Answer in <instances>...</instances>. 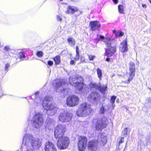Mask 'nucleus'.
Instances as JSON below:
<instances>
[{
  "label": "nucleus",
  "instance_id": "obj_23",
  "mask_svg": "<svg viewBox=\"0 0 151 151\" xmlns=\"http://www.w3.org/2000/svg\"><path fill=\"white\" fill-rule=\"evenodd\" d=\"M99 143L102 145H104L106 142V136L101 135L100 138L98 139Z\"/></svg>",
  "mask_w": 151,
  "mask_h": 151
},
{
  "label": "nucleus",
  "instance_id": "obj_8",
  "mask_svg": "<svg viewBox=\"0 0 151 151\" xmlns=\"http://www.w3.org/2000/svg\"><path fill=\"white\" fill-rule=\"evenodd\" d=\"M134 63L131 62L129 63V72L127 73V76L128 77V80L127 81H125V83H129L132 80L135 74V68Z\"/></svg>",
  "mask_w": 151,
  "mask_h": 151
},
{
  "label": "nucleus",
  "instance_id": "obj_40",
  "mask_svg": "<svg viewBox=\"0 0 151 151\" xmlns=\"http://www.w3.org/2000/svg\"><path fill=\"white\" fill-rule=\"evenodd\" d=\"M81 61L82 63L86 62L85 60V58L84 57L81 58Z\"/></svg>",
  "mask_w": 151,
  "mask_h": 151
},
{
  "label": "nucleus",
  "instance_id": "obj_19",
  "mask_svg": "<svg viewBox=\"0 0 151 151\" xmlns=\"http://www.w3.org/2000/svg\"><path fill=\"white\" fill-rule=\"evenodd\" d=\"M89 25L91 30L92 31L98 30L100 27L101 25L99 22L97 21H91L90 22Z\"/></svg>",
  "mask_w": 151,
  "mask_h": 151
},
{
  "label": "nucleus",
  "instance_id": "obj_37",
  "mask_svg": "<svg viewBox=\"0 0 151 151\" xmlns=\"http://www.w3.org/2000/svg\"><path fill=\"white\" fill-rule=\"evenodd\" d=\"M19 55L20 58H24V54L22 52H20Z\"/></svg>",
  "mask_w": 151,
  "mask_h": 151
},
{
  "label": "nucleus",
  "instance_id": "obj_42",
  "mask_svg": "<svg viewBox=\"0 0 151 151\" xmlns=\"http://www.w3.org/2000/svg\"><path fill=\"white\" fill-rule=\"evenodd\" d=\"M57 19L58 20L61 21V18L59 16H57Z\"/></svg>",
  "mask_w": 151,
  "mask_h": 151
},
{
  "label": "nucleus",
  "instance_id": "obj_50",
  "mask_svg": "<svg viewBox=\"0 0 151 151\" xmlns=\"http://www.w3.org/2000/svg\"><path fill=\"white\" fill-rule=\"evenodd\" d=\"M113 32L115 34V33L117 32H116V31L115 30H114L113 31Z\"/></svg>",
  "mask_w": 151,
  "mask_h": 151
},
{
  "label": "nucleus",
  "instance_id": "obj_17",
  "mask_svg": "<svg viewBox=\"0 0 151 151\" xmlns=\"http://www.w3.org/2000/svg\"><path fill=\"white\" fill-rule=\"evenodd\" d=\"M89 86L91 88H95L98 89L103 93H104L107 88V86H106L101 87L99 84H96L94 83H91Z\"/></svg>",
  "mask_w": 151,
  "mask_h": 151
},
{
  "label": "nucleus",
  "instance_id": "obj_21",
  "mask_svg": "<svg viewBox=\"0 0 151 151\" xmlns=\"http://www.w3.org/2000/svg\"><path fill=\"white\" fill-rule=\"evenodd\" d=\"M119 49V50L123 53L127 51L128 49L126 40L123 41L121 43Z\"/></svg>",
  "mask_w": 151,
  "mask_h": 151
},
{
  "label": "nucleus",
  "instance_id": "obj_11",
  "mask_svg": "<svg viewBox=\"0 0 151 151\" xmlns=\"http://www.w3.org/2000/svg\"><path fill=\"white\" fill-rule=\"evenodd\" d=\"M53 84L55 86V89L57 92L63 91L66 86L65 81L62 79H57L54 81Z\"/></svg>",
  "mask_w": 151,
  "mask_h": 151
},
{
  "label": "nucleus",
  "instance_id": "obj_34",
  "mask_svg": "<svg viewBox=\"0 0 151 151\" xmlns=\"http://www.w3.org/2000/svg\"><path fill=\"white\" fill-rule=\"evenodd\" d=\"M79 59V53H76V55L74 58V60L76 61L78 60Z\"/></svg>",
  "mask_w": 151,
  "mask_h": 151
},
{
  "label": "nucleus",
  "instance_id": "obj_31",
  "mask_svg": "<svg viewBox=\"0 0 151 151\" xmlns=\"http://www.w3.org/2000/svg\"><path fill=\"white\" fill-rule=\"evenodd\" d=\"M37 55L39 57H41L43 55V52L42 51H39L37 52Z\"/></svg>",
  "mask_w": 151,
  "mask_h": 151
},
{
  "label": "nucleus",
  "instance_id": "obj_56",
  "mask_svg": "<svg viewBox=\"0 0 151 151\" xmlns=\"http://www.w3.org/2000/svg\"><path fill=\"white\" fill-rule=\"evenodd\" d=\"M60 1H62L63 0H60Z\"/></svg>",
  "mask_w": 151,
  "mask_h": 151
},
{
  "label": "nucleus",
  "instance_id": "obj_3",
  "mask_svg": "<svg viewBox=\"0 0 151 151\" xmlns=\"http://www.w3.org/2000/svg\"><path fill=\"white\" fill-rule=\"evenodd\" d=\"M107 48L105 49V54L108 56L110 57L116 52L115 43L114 41L109 38L106 39L104 41Z\"/></svg>",
  "mask_w": 151,
  "mask_h": 151
},
{
  "label": "nucleus",
  "instance_id": "obj_25",
  "mask_svg": "<svg viewBox=\"0 0 151 151\" xmlns=\"http://www.w3.org/2000/svg\"><path fill=\"white\" fill-rule=\"evenodd\" d=\"M118 11L119 13L124 14V7L122 5H119L118 7Z\"/></svg>",
  "mask_w": 151,
  "mask_h": 151
},
{
  "label": "nucleus",
  "instance_id": "obj_12",
  "mask_svg": "<svg viewBox=\"0 0 151 151\" xmlns=\"http://www.w3.org/2000/svg\"><path fill=\"white\" fill-rule=\"evenodd\" d=\"M87 139L84 136H80L78 138V146L79 151H84L86 148Z\"/></svg>",
  "mask_w": 151,
  "mask_h": 151
},
{
  "label": "nucleus",
  "instance_id": "obj_47",
  "mask_svg": "<svg viewBox=\"0 0 151 151\" xmlns=\"http://www.w3.org/2000/svg\"><path fill=\"white\" fill-rule=\"evenodd\" d=\"M112 106L113 109H114L115 106V104H114V103H112Z\"/></svg>",
  "mask_w": 151,
  "mask_h": 151
},
{
  "label": "nucleus",
  "instance_id": "obj_33",
  "mask_svg": "<svg viewBox=\"0 0 151 151\" xmlns=\"http://www.w3.org/2000/svg\"><path fill=\"white\" fill-rule=\"evenodd\" d=\"M128 129L127 128H126L124 129L122 132V133L124 135H127V134Z\"/></svg>",
  "mask_w": 151,
  "mask_h": 151
},
{
  "label": "nucleus",
  "instance_id": "obj_38",
  "mask_svg": "<svg viewBox=\"0 0 151 151\" xmlns=\"http://www.w3.org/2000/svg\"><path fill=\"white\" fill-rule=\"evenodd\" d=\"M9 66L10 65L9 63H7L6 65L5 69L6 71L8 70V68L9 67Z\"/></svg>",
  "mask_w": 151,
  "mask_h": 151
},
{
  "label": "nucleus",
  "instance_id": "obj_41",
  "mask_svg": "<svg viewBox=\"0 0 151 151\" xmlns=\"http://www.w3.org/2000/svg\"><path fill=\"white\" fill-rule=\"evenodd\" d=\"M124 142V137H122L121 138V139L119 142V143H122Z\"/></svg>",
  "mask_w": 151,
  "mask_h": 151
},
{
  "label": "nucleus",
  "instance_id": "obj_32",
  "mask_svg": "<svg viewBox=\"0 0 151 151\" xmlns=\"http://www.w3.org/2000/svg\"><path fill=\"white\" fill-rule=\"evenodd\" d=\"M88 58L90 61L93 60L95 58V56L93 55H88Z\"/></svg>",
  "mask_w": 151,
  "mask_h": 151
},
{
  "label": "nucleus",
  "instance_id": "obj_52",
  "mask_svg": "<svg viewBox=\"0 0 151 151\" xmlns=\"http://www.w3.org/2000/svg\"><path fill=\"white\" fill-rule=\"evenodd\" d=\"M151 4V0H149Z\"/></svg>",
  "mask_w": 151,
  "mask_h": 151
},
{
  "label": "nucleus",
  "instance_id": "obj_5",
  "mask_svg": "<svg viewBox=\"0 0 151 151\" xmlns=\"http://www.w3.org/2000/svg\"><path fill=\"white\" fill-rule=\"evenodd\" d=\"M33 125L36 128H39L43 123L42 114L40 113L36 114L32 120Z\"/></svg>",
  "mask_w": 151,
  "mask_h": 151
},
{
  "label": "nucleus",
  "instance_id": "obj_48",
  "mask_svg": "<svg viewBox=\"0 0 151 151\" xmlns=\"http://www.w3.org/2000/svg\"><path fill=\"white\" fill-rule=\"evenodd\" d=\"M104 36H102L101 35L100 36V38L101 39H103L104 38Z\"/></svg>",
  "mask_w": 151,
  "mask_h": 151
},
{
  "label": "nucleus",
  "instance_id": "obj_15",
  "mask_svg": "<svg viewBox=\"0 0 151 151\" xmlns=\"http://www.w3.org/2000/svg\"><path fill=\"white\" fill-rule=\"evenodd\" d=\"M88 151H98V142L96 140H91L88 145Z\"/></svg>",
  "mask_w": 151,
  "mask_h": 151
},
{
  "label": "nucleus",
  "instance_id": "obj_39",
  "mask_svg": "<svg viewBox=\"0 0 151 151\" xmlns=\"http://www.w3.org/2000/svg\"><path fill=\"white\" fill-rule=\"evenodd\" d=\"M47 63L49 66H51L53 65V62L52 61L49 60L48 61Z\"/></svg>",
  "mask_w": 151,
  "mask_h": 151
},
{
  "label": "nucleus",
  "instance_id": "obj_53",
  "mask_svg": "<svg viewBox=\"0 0 151 151\" xmlns=\"http://www.w3.org/2000/svg\"><path fill=\"white\" fill-rule=\"evenodd\" d=\"M126 110H128V108H126Z\"/></svg>",
  "mask_w": 151,
  "mask_h": 151
},
{
  "label": "nucleus",
  "instance_id": "obj_26",
  "mask_svg": "<svg viewBox=\"0 0 151 151\" xmlns=\"http://www.w3.org/2000/svg\"><path fill=\"white\" fill-rule=\"evenodd\" d=\"M54 60L56 65L59 64L60 62V58L59 56H57L54 58Z\"/></svg>",
  "mask_w": 151,
  "mask_h": 151
},
{
  "label": "nucleus",
  "instance_id": "obj_16",
  "mask_svg": "<svg viewBox=\"0 0 151 151\" xmlns=\"http://www.w3.org/2000/svg\"><path fill=\"white\" fill-rule=\"evenodd\" d=\"M79 81L82 82L83 81V79L81 76L77 77L75 76H72L69 78V83L72 85L75 86Z\"/></svg>",
  "mask_w": 151,
  "mask_h": 151
},
{
  "label": "nucleus",
  "instance_id": "obj_7",
  "mask_svg": "<svg viewBox=\"0 0 151 151\" xmlns=\"http://www.w3.org/2000/svg\"><path fill=\"white\" fill-rule=\"evenodd\" d=\"M66 131L65 126L61 124H58L55 128L54 131L55 137L56 139L64 137V133Z\"/></svg>",
  "mask_w": 151,
  "mask_h": 151
},
{
  "label": "nucleus",
  "instance_id": "obj_6",
  "mask_svg": "<svg viewBox=\"0 0 151 151\" xmlns=\"http://www.w3.org/2000/svg\"><path fill=\"white\" fill-rule=\"evenodd\" d=\"M57 139V146L59 149L63 150L68 147L70 142L69 138L65 136Z\"/></svg>",
  "mask_w": 151,
  "mask_h": 151
},
{
  "label": "nucleus",
  "instance_id": "obj_46",
  "mask_svg": "<svg viewBox=\"0 0 151 151\" xmlns=\"http://www.w3.org/2000/svg\"><path fill=\"white\" fill-rule=\"evenodd\" d=\"M142 7L144 8H146L147 6L145 4H142Z\"/></svg>",
  "mask_w": 151,
  "mask_h": 151
},
{
  "label": "nucleus",
  "instance_id": "obj_55",
  "mask_svg": "<svg viewBox=\"0 0 151 151\" xmlns=\"http://www.w3.org/2000/svg\"><path fill=\"white\" fill-rule=\"evenodd\" d=\"M0 151H3L2 150H0Z\"/></svg>",
  "mask_w": 151,
  "mask_h": 151
},
{
  "label": "nucleus",
  "instance_id": "obj_29",
  "mask_svg": "<svg viewBox=\"0 0 151 151\" xmlns=\"http://www.w3.org/2000/svg\"><path fill=\"white\" fill-rule=\"evenodd\" d=\"M106 109H105L104 107L102 106L100 108L99 112L100 114H103L105 112Z\"/></svg>",
  "mask_w": 151,
  "mask_h": 151
},
{
  "label": "nucleus",
  "instance_id": "obj_1",
  "mask_svg": "<svg viewBox=\"0 0 151 151\" xmlns=\"http://www.w3.org/2000/svg\"><path fill=\"white\" fill-rule=\"evenodd\" d=\"M41 143L39 139L34 138L30 134H25L23 138V144L30 147L33 149H38L41 146Z\"/></svg>",
  "mask_w": 151,
  "mask_h": 151
},
{
  "label": "nucleus",
  "instance_id": "obj_22",
  "mask_svg": "<svg viewBox=\"0 0 151 151\" xmlns=\"http://www.w3.org/2000/svg\"><path fill=\"white\" fill-rule=\"evenodd\" d=\"M78 9L76 7L74 6H68L67 8V10L65 11L66 14H73L75 12L77 11Z\"/></svg>",
  "mask_w": 151,
  "mask_h": 151
},
{
  "label": "nucleus",
  "instance_id": "obj_24",
  "mask_svg": "<svg viewBox=\"0 0 151 151\" xmlns=\"http://www.w3.org/2000/svg\"><path fill=\"white\" fill-rule=\"evenodd\" d=\"M67 41L68 42L69 45L72 47L76 43L75 40L73 38H68Z\"/></svg>",
  "mask_w": 151,
  "mask_h": 151
},
{
  "label": "nucleus",
  "instance_id": "obj_36",
  "mask_svg": "<svg viewBox=\"0 0 151 151\" xmlns=\"http://www.w3.org/2000/svg\"><path fill=\"white\" fill-rule=\"evenodd\" d=\"M4 50L6 51H9L10 50V47L9 46H5L4 47Z\"/></svg>",
  "mask_w": 151,
  "mask_h": 151
},
{
  "label": "nucleus",
  "instance_id": "obj_20",
  "mask_svg": "<svg viewBox=\"0 0 151 151\" xmlns=\"http://www.w3.org/2000/svg\"><path fill=\"white\" fill-rule=\"evenodd\" d=\"M88 99L93 102H97L99 98V94L96 92L91 93L88 96Z\"/></svg>",
  "mask_w": 151,
  "mask_h": 151
},
{
  "label": "nucleus",
  "instance_id": "obj_2",
  "mask_svg": "<svg viewBox=\"0 0 151 151\" xmlns=\"http://www.w3.org/2000/svg\"><path fill=\"white\" fill-rule=\"evenodd\" d=\"M92 111L90 106L86 103L81 104L76 110L77 115L80 117L86 116L89 115Z\"/></svg>",
  "mask_w": 151,
  "mask_h": 151
},
{
  "label": "nucleus",
  "instance_id": "obj_9",
  "mask_svg": "<svg viewBox=\"0 0 151 151\" xmlns=\"http://www.w3.org/2000/svg\"><path fill=\"white\" fill-rule=\"evenodd\" d=\"M107 119L105 117L99 119L97 120H95L94 122H96V128L98 130H101L105 128L107 125Z\"/></svg>",
  "mask_w": 151,
  "mask_h": 151
},
{
  "label": "nucleus",
  "instance_id": "obj_18",
  "mask_svg": "<svg viewBox=\"0 0 151 151\" xmlns=\"http://www.w3.org/2000/svg\"><path fill=\"white\" fill-rule=\"evenodd\" d=\"M45 151H57V149L54 144L51 142H47L45 144Z\"/></svg>",
  "mask_w": 151,
  "mask_h": 151
},
{
  "label": "nucleus",
  "instance_id": "obj_45",
  "mask_svg": "<svg viewBox=\"0 0 151 151\" xmlns=\"http://www.w3.org/2000/svg\"><path fill=\"white\" fill-rule=\"evenodd\" d=\"M113 2L115 4H117L118 1V0H112Z\"/></svg>",
  "mask_w": 151,
  "mask_h": 151
},
{
  "label": "nucleus",
  "instance_id": "obj_10",
  "mask_svg": "<svg viewBox=\"0 0 151 151\" xmlns=\"http://www.w3.org/2000/svg\"><path fill=\"white\" fill-rule=\"evenodd\" d=\"M79 98L75 95L69 96L66 100V104L70 107H73L78 104L79 101Z\"/></svg>",
  "mask_w": 151,
  "mask_h": 151
},
{
  "label": "nucleus",
  "instance_id": "obj_44",
  "mask_svg": "<svg viewBox=\"0 0 151 151\" xmlns=\"http://www.w3.org/2000/svg\"><path fill=\"white\" fill-rule=\"evenodd\" d=\"M75 63V62L73 60H71L70 61V64L71 65H73Z\"/></svg>",
  "mask_w": 151,
  "mask_h": 151
},
{
  "label": "nucleus",
  "instance_id": "obj_43",
  "mask_svg": "<svg viewBox=\"0 0 151 151\" xmlns=\"http://www.w3.org/2000/svg\"><path fill=\"white\" fill-rule=\"evenodd\" d=\"M79 48L78 46H76V53H79Z\"/></svg>",
  "mask_w": 151,
  "mask_h": 151
},
{
  "label": "nucleus",
  "instance_id": "obj_4",
  "mask_svg": "<svg viewBox=\"0 0 151 151\" xmlns=\"http://www.w3.org/2000/svg\"><path fill=\"white\" fill-rule=\"evenodd\" d=\"M49 97L47 96L45 97L43 100L42 105L44 109L47 111L48 113L50 112L49 115H52L56 112L58 108L54 104L49 103Z\"/></svg>",
  "mask_w": 151,
  "mask_h": 151
},
{
  "label": "nucleus",
  "instance_id": "obj_35",
  "mask_svg": "<svg viewBox=\"0 0 151 151\" xmlns=\"http://www.w3.org/2000/svg\"><path fill=\"white\" fill-rule=\"evenodd\" d=\"M27 146V151H34L33 149L32 148L30 147Z\"/></svg>",
  "mask_w": 151,
  "mask_h": 151
},
{
  "label": "nucleus",
  "instance_id": "obj_49",
  "mask_svg": "<svg viewBox=\"0 0 151 151\" xmlns=\"http://www.w3.org/2000/svg\"><path fill=\"white\" fill-rule=\"evenodd\" d=\"M106 60L108 62H109L110 60V59L109 58H107L106 59Z\"/></svg>",
  "mask_w": 151,
  "mask_h": 151
},
{
  "label": "nucleus",
  "instance_id": "obj_13",
  "mask_svg": "<svg viewBox=\"0 0 151 151\" xmlns=\"http://www.w3.org/2000/svg\"><path fill=\"white\" fill-rule=\"evenodd\" d=\"M73 115L68 112L65 111L61 113L59 116V119L60 121L63 122H67L71 120Z\"/></svg>",
  "mask_w": 151,
  "mask_h": 151
},
{
  "label": "nucleus",
  "instance_id": "obj_51",
  "mask_svg": "<svg viewBox=\"0 0 151 151\" xmlns=\"http://www.w3.org/2000/svg\"><path fill=\"white\" fill-rule=\"evenodd\" d=\"M38 92H36L35 93V95H36L38 93Z\"/></svg>",
  "mask_w": 151,
  "mask_h": 151
},
{
  "label": "nucleus",
  "instance_id": "obj_30",
  "mask_svg": "<svg viewBox=\"0 0 151 151\" xmlns=\"http://www.w3.org/2000/svg\"><path fill=\"white\" fill-rule=\"evenodd\" d=\"M116 98V96H112L111 97L110 102L111 103H114L115 100Z\"/></svg>",
  "mask_w": 151,
  "mask_h": 151
},
{
  "label": "nucleus",
  "instance_id": "obj_54",
  "mask_svg": "<svg viewBox=\"0 0 151 151\" xmlns=\"http://www.w3.org/2000/svg\"><path fill=\"white\" fill-rule=\"evenodd\" d=\"M149 89L150 90V91H151V88H149Z\"/></svg>",
  "mask_w": 151,
  "mask_h": 151
},
{
  "label": "nucleus",
  "instance_id": "obj_27",
  "mask_svg": "<svg viewBox=\"0 0 151 151\" xmlns=\"http://www.w3.org/2000/svg\"><path fill=\"white\" fill-rule=\"evenodd\" d=\"M97 72L98 78L101 80L102 78V73L101 70L98 68L97 69Z\"/></svg>",
  "mask_w": 151,
  "mask_h": 151
},
{
  "label": "nucleus",
  "instance_id": "obj_14",
  "mask_svg": "<svg viewBox=\"0 0 151 151\" xmlns=\"http://www.w3.org/2000/svg\"><path fill=\"white\" fill-rule=\"evenodd\" d=\"M83 81H79L76 85H75V88L77 91L85 92L88 89L87 86L83 83Z\"/></svg>",
  "mask_w": 151,
  "mask_h": 151
},
{
  "label": "nucleus",
  "instance_id": "obj_28",
  "mask_svg": "<svg viewBox=\"0 0 151 151\" xmlns=\"http://www.w3.org/2000/svg\"><path fill=\"white\" fill-rule=\"evenodd\" d=\"M124 35V32L121 31L117 32L115 33V36L117 37H122Z\"/></svg>",
  "mask_w": 151,
  "mask_h": 151
}]
</instances>
